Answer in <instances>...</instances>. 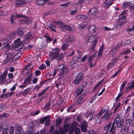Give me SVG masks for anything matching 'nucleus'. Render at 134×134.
<instances>
[{
	"label": "nucleus",
	"mask_w": 134,
	"mask_h": 134,
	"mask_svg": "<svg viewBox=\"0 0 134 134\" xmlns=\"http://www.w3.org/2000/svg\"><path fill=\"white\" fill-rule=\"evenodd\" d=\"M109 109L108 106H105L98 113V115H102L104 112H105V113H109L110 110Z\"/></svg>",
	"instance_id": "2eb2a0df"
},
{
	"label": "nucleus",
	"mask_w": 134,
	"mask_h": 134,
	"mask_svg": "<svg viewBox=\"0 0 134 134\" xmlns=\"http://www.w3.org/2000/svg\"><path fill=\"white\" fill-rule=\"evenodd\" d=\"M102 29L105 31L111 30H112V29L109 28L107 27L104 26H103L102 27Z\"/></svg>",
	"instance_id": "e2e57ef3"
},
{
	"label": "nucleus",
	"mask_w": 134,
	"mask_h": 134,
	"mask_svg": "<svg viewBox=\"0 0 134 134\" xmlns=\"http://www.w3.org/2000/svg\"><path fill=\"white\" fill-rule=\"evenodd\" d=\"M74 39V36H69L68 39V41L70 42L73 41Z\"/></svg>",
	"instance_id": "052dcab7"
},
{
	"label": "nucleus",
	"mask_w": 134,
	"mask_h": 134,
	"mask_svg": "<svg viewBox=\"0 0 134 134\" xmlns=\"http://www.w3.org/2000/svg\"><path fill=\"white\" fill-rule=\"evenodd\" d=\"M63 67V65H59L57 67V70L58 71L62 70Z\"/></svg>",
	"instance_id": "6e6d98bb"
},
{
	"label": "nucleus",
	"mask_w": 134,
	"mask_h": 134,
	"mask_svg": "<svg viewBox=\"0 0 134 134\" xmlns=\"http://www.w3.org/2000/svg\"><path fill=\"white\" fill-rule=\"evenodd\" d=\"M113 2L110 0H106L105 2V4L107 6H109L111 5Z\"/></svg>",
	"instance_id": "c756f323"
},
{
	"label": "nucleus",
	"mask_w": 134,
	"mask_h": 134,
	"mask_svg": "<svg viewBox=\"0 0 134 134\" xmlns=\"http://www.w3.org/2000/svg\"><path fill=\"white\" fill-rule=\"evenodd\" d=\"M49 118V116H47L44 117L42 119L40 120V123L41 124H43L44 122L47 121Z\"/></svg>",
	"instance_id": "a878e982"
},
{
	"label": "nucleus",
	"mask_w": 134,
	"mask_h": 134,
	"mask_svg": "<svg viewBox=\"0 0 134 134\" xmlns=\"http://www.w3.org/2000/svg\"><path fill=\"white\" fill-rule=\"evenodd\" d=\"M14 128L13 126H11L9 130V133L10 134H12L14 132Z\"/></svg>",
	"instance_id": "603ef678"
},
{
	"label": "nucleus",
	"mask_w": 134,
	"mask_h": 134,
	"mask_svg": "<svg viewBox=\"0 0 134 134\" xmlns=\"http://www.w3.org/2000/svg\"><path fill=\"white\" fill-rule=\"evenodd\" d=\"M48 26L50 29L52 31L55 32H56V26H55L52 24H49Z\"/></svg>",
	"instance_id": "b1692460"
},
{
	"label": "nucleus",
	"mask_w": 134,
	"mask_h": 134,
	"mask_svg": "<svg viewBox=\"0 0 134 134\" xmlns=\"http://www.w3.org/2000/svg\"><path fill=\"white\" fill-rule=\"evenodd\" d=\"M127 83V82L126 81H124L122 83L121 87L120 89V92H121L126 85Z\"/></svg>",
	"instance_id": "473e14b6"
},
{
	"label": "nucleus",
	"mask_w": 134,
	"mask_h": 134,
	"mask_svg": "<svg viewBox=\"0 0 134 134\" xmlns=\"http://www.w3.org/2000/svg\"><path fill=\"white\" fill-rule=\"evenodd\" d=\"M86 18V16L84 15H79L77 16L76 17L79 19H85Z\"/></svg>",
	"instance_id": "58836bf2"
},
{
	"label": "nucleus",
	"mask_w": 134,
	"mask_h": 134,
	"mask_svg": "<svg viewBox=\"0 0 134 134\" xmlns=\"http://www.w3.org/2000/svg\"><path fill=\"white\" fill-rule=\"evenodd\" d=\"M51 106V104L48 102L47 103L44 107V109L46 110H48L49 109V107Z\"/></svg>",
	"instance_id": "a19ab883"
},
{
	"label": "nucleus",
	"mask_w": 134,
	"mask_h": 134,
	"mask_svg": "<svg viewBox=\"0 0 134 134\" xmlns=\"http://www.w3.org/2000/svg\"><path fill=\"white\" fill-rule=\"evenodd\" d=\"M128 115H127L125 118V120L126 124H130L133 119L132 118L131 116Z\"/></svg>",
	"instance_id": "dca6fc26"
},
{
	"label": "nucleus",
	"mask_w": 134,
	"mask_h": 134,
	"mask_svg": "<svg viewBox=\"0 0 134 134\" xmlns=\"http://www.w3.org/2000/svg\"><path fill=\"white\" fill-rule=\"evenodd\" d=\"M87 85V83L86 82L83 83L79 87L76 91V93L77 94L78 96L80 94L81 92L84 90L83 88L86 87Z\"/></svg>",
	"instance_id": "39448f33"
},
{
	"label": "nucleus",
	"mask_w": 134,
	"mask_h": 134,
	"mask_svg": "<svg viewBox=\"0 0 134 134\" xmlns=\"http://www.w3.org/2000/svg\"><path fill=\"white\" fill-rule=\"evenodd\" d=\"M129 9L130 11H132L134 9V4L130 2L129 5Z\"/></svg>",
	"instance_id": "c9c22d12"
},
{
	"label": "nucleus",
	"mask_w": 134,
	"mask_h": 134,
	"mask_svg": "<svg viewBox=\"0 0 134 134\" xmlns=\"http://www.w3.org/2000/svg\"><path fill=\"white\" fill-rule=\"evenodd\" d=\"M18 35L20 37H22L24 35L25 31L24 29L20 26L18 27L17 30Z\"/></svg>",
	"instance_id": "6e6552de"
},
{
	"label": "nucleus",
	"mask_w": 134,
	"mask_h": 134,
	"mask_svg": "<svg viewBox=\"0 0 134 134\" xmlns=\"http://www.w3.org/2000/svg\"><path fill=\"white\" fill-rule=\"evenodd\" d=\"M88 1L87 0H79L78 2L76 3V5H77L78 4L80 3L84 4V3H85Z\"/></svg>",
	"instance_id": "e433bc0d"
},
{
	"label": "nucleus",
	"mask_w": 134,
	"mask_h": 134,
	"mask_svg": "<svg viewBox=\"0 0 134 134\" xmlns=\"http://www.w3.org/2000/svg\"><path fill=\"white\" fill-rule=\"evenodd\" d=\"M121 131L123 134H126L127 131V128L125 126H123L121 129Z\"/></svg>",
	"instance_id": "72a5a7b5"
},
{
	"label": "nucleus",
	"mask_w": 134,
	"mask_h": 134,
	"mask_svg": "<svg viewBox=\"0 0 134 134\" xmlns=\"http://www.w3.org/2000/svg\"><path fill=\"white\" fill-rule=\"evenodd\" d=\"M75 134H81L80 130L77 127H76L75 130Z\"/></svg>",
	"instance_id": "3c124183"
},
{
	"label": "nucleus",
	"mask_w": 134,
	"mask_h": 134,
	"mask_svg": "<svg viewBox=\"0 0 134 134\" xmlns=\"http://www.w3.org/2000/svg\"><path fill=\"white\" fill-rule=\"evenodd\" d=\"M85 96V94L84 93L83 94H82L81 96L79 97V98L77 99L76 101V104L78 103L79 104H81L83 102V100H82V98L84 97Z\"/></svg>",
	"instance_id": "412c9836"
},
{
	"label": "nucleus",
	"mask_w": 134,
	"mask_h": 134,
	"mask_svg": "<svg viewBox=\"0 0 134 134\" xmlns=\"http://www.w3.org/2000/svg\"><path fill=\"white\" fill-rule=\"evenodd\" d=\"M94 55L93 54L91 57H89V58H88V62H89L91 64L92 62V58H94Z\"/></svg>",
	"instance_id": "680f3d73"
},
{
	"label": "nucleus",
	"mask_w": 134,
	"mask_h": 134,
	"mask_svg": "<svg viewBox=\"0 0 134 134\" xmlns=\"http://www.w3.org/2000/svg\"><path fill=\"white\" fill-rule=\"evenodd\" d=\"M124 122V120L122 119L121 115L118 114L114 120V124H116L117 127L118 128L121 127Z\"/></svg>",
	"instance_id": "f03ea898"
},
{
	"label": "nucleus",
	"mask_w": 134,
	"mask_h": 134,
	"mask_svg": "<svg viewBox=\"0 0 134 134\" xmlns=\"http://www.w3.org/2000/svg\"><path fill=\"white\" fill-rule=\"evenodd\" d=\"M36 2L37 4L40 5H43L44 4L43 0H37Z\"/></svg>",
	"instance_id": "ea45409f"
},
{
	"label": "nucleus",
	"mask_w": 134,
	"mask_h": 134,
	"mask_svg": "<svg viewBox=\"0 0 134 134\" xmlns=\"http://www.w3.org/2000/svg\"><path fill=\"white\" fill-rule=\"evenodd\" d=\"M130 2H125L122 4V7L123 8H126L129 6Z\"/></svg>",
	"instance_id": "2f4dec72"
},
{
	"label": "nucleus",
	"mask_w": 134,
	"mask_h": 134,
	"mask_svg": "<svg viewBox=\"0 0 134 134\" xmlns=\"http://www.w3.org/2000/svg\"><path fill=\"white\" fill-rule=\"evenodd\" d=\"M84 77L82 73H81L79 74L77 76L76 78L74 81V83L76 85L79 84L81 82H82Z\"/></svg>",
	"instance_id": "20e7f679"
},
{
	"label": "nucleus",
	"mask_w": 134,
	"mask_h": 134,
	"mask_svg": "<svg viewBox=\"0 0 134 134\" xmlns=\"http://www.w3.org/2000/svg\"><path fill=\"white\" fill-rule=\"evenodd\" d=\"M123 93H120L116 98L115 99V101L116 102L119 101L120 100V97L122 95Z\"/></svg>",
	"instance_id": "c03bdc74"
},
{
	"label": "nucleus",
	"mask_w": 134,
	"mask_h": 134,
	"mask_svg": "<svg viewBox=\"0 0 134 134\" xmlns=\"http://www.w3.org/2000/svg\"><path fill=\"white\" fill-rule=\"evenodd\" d=\"M59 49L57 47L53 48L52 51L49 53V59L52 60L56 59L57 60H59L63 58L65 55V54L63 53L59 55Z\"/></svg>",
	"instance_id": "f257e3e1"
},
{
	"label": "nucleus",
	"mask_w": 134,
	"mask_h": 134,
	"mask_svg": "<svg viewBox=\"0 0 134 134\" xmlns=\"http://www.w3.org/2000/svg\"><path fill=\"white\" fill-rule=\"evenodd\" d=\"M117 59L116 58H113L112 60V62L108 64L107 69H110L113 68L115 65V63L116 62Z\"/></svg>",
	"instance_id": "9b49d317"
},
{
	"label": "nucleus",
	"mask_w": 134,
	"mask_h": 134,
	"mask_svg": "<svg viewBox=\"0 0 134 134\" xmlns=\"http://www.w3.org/2000/svg\"><path fill=\"white\" fill-rule=\"evenodd\" d=\"M6 106L5 105H0V112H1L2 110L4 109Z\"/></svg>",
	"instance_id": "0e129e2a"
},
{
	"label": "nucleus",
	"mask_w": 134,
	"mask_h": 134,
	"mask_svg": "<svg viewBox=\"0 0 134 134\" xmlns=\"http://www.w3.org/2000/svg\"><path fill=\"white\" fill-rule=\"evenodd\" d=\"M68 71V69L67 67L65 66H64L62 70V73L64 74H66L67 72Z\"/></svg>",
	"instance_id": "c85d7f7f"
},
{
	"label": "nucleus",
	"mask_w": 134,
	"mask_h": 134,
	"mask_svg": "<svg viewBox=\"0 0 134 134\" xmlns=\"http://www.w3.org/2000/svg\"><path fill=\"white\" fill-rule=\"evenodd\" d=\"M69 128L70 126L68 124H65L64 125V127L62 129V128L60 127H59V130L62 133L67 132H68Z\"/></svg>",
	"instance_id": "4468645a"
},
{
	"label": "nucleus",
	"mask_w": 134,
	"mask_h": 134,
	"mask_svg": "<svg viewBox=\"0 0 134 134\" xmlns=\"http://www.w3.org/2000/svg\"><path fill=\"white\" fill-rule=\"evenodd\" d=\"M62 120L60 119H57L56 121V126L58 127L60 124Z\"/></svg>",
	"instance_id": "79ce46f5"
},
{
	"label": "nucleus",
	"mask_w": 134,
	"mask_h": 134,
	"mask_svg": "<svg viewBox=\"0 0 134 134\" xmlns=\"http://www.w3.org/2000/svg\"><path fill=\"white\" fill-rule=\"evenodd\" d=\"M24 41H20L19 43H18L16 44L15 45L16 47H20L21 46H22L24 45Z\"/></svg>",
	"instance_id": "4c0bfd02"
},
{
	"label": "nucleus",
	"mask_w": 134,
	"mask_h": 134,
	"mask_svg": "<svg viewBox=\"0 0 134 134\" xmlns=\"http://www.w3.org/2000/svg\"><path fill=\"white\" fill-rule=\"evenodd\" d=\"M46 67V66L44 64H42L39 67L38 69L40 70H42L45 69Z\"/></svg>",
	"instance_id": "13d9d810"
},
{
	"label": "nucleus",
	"mask_w": 134,
	"mask_h": 134,
	"mask_svg": "<svg viewBox=\"0 0 134 134\" xmlns=\"http://www.w3.org/2000/svg\"><path fill=\"white\" fill-rule=\"evenodd\" d=\"M88 58V57L87 55H85L83 56L81 59V61L82 62H84L85 61L87 58Z\"/></svg>",
	"instance_id": "5fc2aeb1"
},
{
	"label": "nucleus",
	"mask_w": 134,
	"mask_h": 134,
	"mask_svg": "<svg viewBox=\"0 0 134 134\" xmlns=\"http://www.w3.org/2000/svg\"><path fill=\"white\" fill-rule=\"evenodd\" d=\"M15 38V34L13 33H11L9 36V39L14 38Z\"/></svg>",
	"instance_id": "69168bd1"
},
{
	"label": "nucleus",
	"mask_w": 134,
	"mask_h": 134,
	"mask_svg": "<svg viewBox=\"0 0 134 134\" xmlns=\"http://www.w3.org/2000/svg\"><path fill=\"white\" fill-rule=\"evenodd\" d=\"M88 126L87 122L86 121L83 122L81 125V130L82 132H85L87 130Z\"/></svg>",
	"instance_id": "ddd939ff"
},
{
	"label": "nucleus",
	"mask_w": 134,
	"mask_h": 134,
	"mask_svg": "<svg viewBox=\"0 0 134 134\" xmlns=\"http://www.w3.org/2000/svg\"><path fill=\"white\" fill-rule=\"evenodd\" d=\"M68 45L66 43H63L61 47L62 49L63 50H65L68 48Z\"/></svg>",
	"instance_id": "a18cd8bd"
},
{
	"label": "nucleus",
	"mask_w": 134,
	"mask_h": 134,
	"mask_svg": "<svg viewBox=\"0 0 134 134\" xmlns=\"http://www.w3.org/2000/svg\"><path fill=\"white\" fill-rule=\"evenodd\" d=\"M22 55V53L21 52L18 53L16 54L15 56L12 58V60L14 61L16 59H17L18 58H19Z\"/></svg>",
	"instance_id": "393cba45"
},
{
	"label": "nucleus",
	"mask_w": 134,
	"mask_h": 134,
	"mask_svg": "<svg viewBox=\"0 0 134 134\" xmlns=\"http://www.w3.org/2000/svg\"><path fill=\"white\" fill-rule=\"evenodd\" d=\"M30 88L29 87L26 89L24 92H22L23 96H26L27 95L30 90Z\"/></svg>",
	"instance_id": "f704fd0d"
},
{
	"label": "nucleus",
	"mask_w": 134,
	"mask_h": 134,
	"mask_svg": "<svg viewBox=\"0 0 134 134\" xmlns=\"http://www.w3.org/2000/svg\"><path fill=\"white\" fill-rule=\"evenodd\" d=\"M67 30H69L70 31H72L74 30V29L72 28L70 26L67 25H66L65 29Z\"/></svg>",
	"instance_id": "8fccbe9b"
},
{
	"label": "nucleus",
	"mask_w": 134,
	"mask_h": 134,
	"mask_svg": "<svg viewBox=\"0 0 134 134\" xmlns=\"http://www.w3.org/2000/svg\"><path fill=\"white\" fill-rule=\"evenodd\" d=\"M110 113H105L102 117V119L104 121L110 118Z\"/></svg>",
	"instance_id": "4be33fe9"
},
{
	"label": "nucleus",
	"mask_w": 134,
	"mask_h": 134,
	"mask_svg": "<svg viewBox=\"0 0 134 134\" xmlns=\"http://www.w3.org/2000/svg\"><path fill=\"white\" fill-rule=\"evenodd\" d=\"M96 30V27L94 25H91L89 27L88 31L90 33H93Z\"/></svg>",
	"instance_id": "5701e85b"
},
{
	"label": "nucleus",
	"mask_w": 134,
	"mask_h": 134,
	"mask_svg": "<svg viewBox=\"0 0 134 134\" xmlns=\"http://www.w3.org/2000/svg\"><path fill=\"white\" fill-rule=\"evenodd\" d=\"M8 130L6 128L4 129L2 132V134H7Z\"/></svg>",
	"instance_id": "774afa93"
},
{
	"label": "nucleus",
	"mask_w": 134,
	"mask_h": 134,
	"mask_svg": "<svg viewBox=\"0 0 134 134\" xmlns=\"http://www.w3.org/2000/svg\"><path fill=\"white\" fill-rule=\"evenodd\" d=\"M33 132V129L31 128L30 129L28 130L24 134H32Z\"/></svg>",
	"instance_id": "49530a36"
},
{
	"label": "nucleus",
	"mask_w": 134,
	"mask_h": 134,
	"mask_svg": "<svg viewBox=\"0 0 134 134\" xmlns=\"http://www.w3.org/2000/svg\"><path fill=\"white\" fill-rule=\"evenodd\" d=\"M104 47L102 46L100 48L98 53V55L99 56H100L102 55V53L103 49Z\"/></svg>",
	"instance_id": "37998d69"
},
{
	"label": "nucleus",
	"mask_w": 134,
	"mask_h": 134,
	"mask_svg": "<svg viewBox=\"0 0 134 134\" xmlns=\"http://www.w3.org/2000/svg\"><path fill=\"white\" fill-rule=\"evenodd\" d=\"M97 9L95 8H91L88 12L87 14L88 15L96 16L97 12Z\"/></svg>",
	"instance_id": "f8f14e48"
},
{
	"label": "nucleus",
	"mask_w": 134,
	"mask_h": 134,
	"mask_svg": "<svg viewBox=\"0 0 134 134\" xmlns=\"http://www.w3.org/2000/svg\"><path fill=\"white\" fill-rule=\"evenodd\" d=\"M16 132L18 134H22L23 131L22 127L19 125H17L15 129Z\"/></svg>",
	"instance_id": "a211bd4d"
},
{
	"label": "nucleus",
	"mask_w": 134,
	"mask_h": 134,
	"mask_svg": "<svg viewBox=\"0 0 134 134\" xmlns=\"http://www.w3.org/2000/svg\"><path fill=\"white\" fill-rule=\"evenodd\" d=\"M21 21L22 23L24 24H29L30 23V22L28 18H25L22 19Z\"/></svg>",
	"instance_id": "bb28decb"
},
{
	"label": "nucleus",
	"mask_w": 134,
	"mask_h": 134,
	"mask_svg": "<svg viewBox=\"0 0 134 134\" xmlns=\"http://www.w3.org/2000/svg\"><path fill=\"white\" fill-rule=\"evenodd\" d=\"M132 108L130 106H129L126 110L125 111V114H127L128 113H129L130 111L131 110Z\"/></svg>",
	"instance_id": "09e8293b"
},
{
	"label": "nucleus",
	"mask_w": 134,
	"mask_h": 134,
	"mask_svg": "<svg viewBox=\"0 0 134 134\" xmlns=\"http://www.w3.org/2000/svg\"><path fill=\"white\" fill-rule=\"evenodd\" d=\"M7 73L6 72H4L2 74L0 75V84L3 85L4 83V82L5 83H9L10 82V81H8L5 80V78L7 76Z\"/></svg>",
	"instance_id": "423d86ee"
},
{
	"label": "nucleus",
	"mask_w": 134,
	"mask_h": 134,
	"mask_svg": "<svg viewBox=\"0 0 134 134\" xmlns=\"http://www.w3.org/2000/svg\"><path fill=\"white\" fill-rule=\"evenodd\" d=\"M81 56L80 54L74 56L76 60L75 62L72 63V62H70L69 63V65H70L71 66H73L74 67H76L77 66V65L76 63L77 62V60L80 58Z\"/></svg>",
	"instance_id": "1a4fd4ad"
},
{
	"label": "nucleus",
	"mask_w": 134,
	"mask_h": 134,
	"mask_svg": "<svg viewBox=\"0 0 134 134\" xmlns=\"http://www.w3.org/2000/svg\"><path fill=\"white\" fill-rule=\"evenodd\" d=\"M97 95L96 94L95 95L93 98L91 99V100L90 101V102L91 103H93L94 101L95 100L96 98Z\"/></svg>",
	"instance_id": "338daca9"
},
{
	"label": "nucleus",
	"mask_w": 134,
	"mask_h": 134,
	"mask_svg": "<svg viewBox=\"0 0 134 134\" xmlns=\"http://www.w3.org/2000/svg\"><path fill=\"white\" fill-rule=\"evenodd\" d=\"M32 76V74H29L27 77L24 81V83L27 85L30 84L31 81V78Z\"/></svg>",
	"instance_id": "f3484780"
},
{
	"label": "nucleus",
	"mask_w": 134,
	"mask_h": 134,
	"mask_svg": "<svg viewBox=\"0 0 134 134\" xmlns=\"http://www.w3.org/2000/svg\"><path fill=\"white\" fill-rule=\"evenodd\" d=\"M97 41H96L94 42H93V45L92 46V48L91 49V50L92 51H93L94 49L96 47V45L97 43Z\"/></svg>",
	"instance_id": "864d4df0"
},
{
	"label": "nucleus",
	"mask_w": 134,
	"mask_h": 134,
	"mask_svg": "<svg viewBox=\"0 0 134 134\" xmlns=\"http://www.w3.org/2000/svg\"><path fill=\"white\" fill-rule=\"evenodd\" d=\"M97 35H93L89 37L88 38V41L89 42H90L92 41L94 42L97 41Z\"/></svg>",
	"instance_id": "6ab92c4d"
},
{
	"label": "nucleus",
	"mask_w": 134,
	"mask_h": 134,
	"mask_svg": "<svg viewBox=\"0 0 134 134\" xmlns=\"http://www.w3.org/2000/svg\"><path fill=\"white\" fill-rule=\"evenodd\" d=\"M121 46V44L119 43L117 44L116 45V47L114 48L113 49V51L115 53H116L118 51V48H119Z\"/></svg>",
	"instance_id": "de8ad7c7"
},
{
	"label": "nucleus",
	"mask_w": 134,
	"mask_h": 134,
	"mask_svg": "<svg viewBox=\"0 0 134 134\" xmlns=\"http://www.w3.org/2000/svg\"><path fill=\"white\" fill-rule=\"evenodd\" d=\"M101 115H98V113L97 115L94 118L95 120V122L96 123H98L100 121V116Z\"/></svg>",
	"instance_id": "cd10ccee"
},
{
	"label": "nucleus",
	"mask_w": 134,
	"mask_h": 134,
	"mask_svg": "<svg viewBox=\"0 0 134 134\" xmlns=\"http://www.w3.org/2000/svg\"><path fill=\"white\" fill-rule=\"evenodd\" d=\"M130 52V51L129 49H126L125 50L124 52H122L121 53V54H127L129 53Z\"/></svg>",
	"instance_id": "bf43d9fd"
},
{
	"label": "nucleus",
	"mask_w": 134,
	"mask_h": 134,
	"mask_svg": "<svg viewBox=\"0 0 134 134\" xmlns=\"http://www.w3.org/2000/svg\"><path fill=\"white\" fill-rule=\"evenodd\" d=\"M128 86H126V89L128 91H129L134 87V80L132 82L128 83Z\"/></svg>",
	"instance_id": "aec40b11"
},
{
	"label": "nucleus",
	"mask_w": 134,
	"mask_h": 134,
	"mask_svg": "<svg viewBox=\"0 0 134 134\" xmlns=\"http://www.w3.org/2000/svg\"><path fill=\"white\" fill-rule=\"evenodd\" d=\"M25 16L19 14L15 13V14H12L10 18V23H14V20L16 18H19L21 17H25Z\"/></svg>",
	"instance_id": "0eeeda50"
},
{
	"label": "nucleus",
	"mask_w": 134,
	"mask_h": 134,
	"mask_svg": "<svg viewBox=\"0 0 134 134\" xmlns=\"http://www.w3.org/2000/svg\"><path fill=\"white\" fill-rule=\"evenodd\" d=\"M3 44L5 47H6L7 48H10V46L7 42L3 43Z\"/></svg>",
	"instance_id": "4d7b16f0"
},
{
	"label": "nucleus",
	"mask_w": 134,
	"mask_h": 134,
	"mask_svg": "<svg viewBox=\"0 0 134 134\" xmlns=\"http://www.w3.org/2000/svg\"><path fill=\"white\" fill-rule=\"evenodd\" d=\"M126 18V16L123 15L120 16L119 19V21L120 23L124 22L125 20V19Z\"/></svg>",
	"instance_id": "7c9ffc66"
},
{
	"label": "nucleus",
	"mask_w": 134,
	"mask_h": 134,
	"mask_svg": "<svg viewBox=\"0 0 134 134\" xmlns=\"http://www.w3.org/2000/svg\"><path fill=\"white\" fill-rule=\"evenodd\" d=\"M111 127L110 130V134H115V129L116 126L114 125V123H112L110 122L107 124L104 128V130L105 131L108 130Z\"/></svg>",
	"instance_id": "7ed1b4c3"
},
{
	"label": "nucleus",
	"mask_w": 134,
	"mask_h": 134,
	"mask_svg": "<svg viewBox=\"0 0 134 134\" xmlns=\"http://www.w3.org/2000/svg\"><path fill=\"white\" fill-rule=\"evenodd\" d=\"M32 34L30 32L27 33L24 38V42L25 44H27L30 42V40L32 37Z\"/></svg>",
	"instance_id": "9d476101"
}]
</instances>
